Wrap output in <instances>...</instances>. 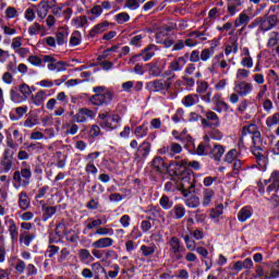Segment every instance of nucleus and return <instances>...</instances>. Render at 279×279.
<instances>
[{"instance_id": "393cba45", "label": "nucleus", "mask_w": 279, "mask_h": 279, "mask_svg": "<svg viewBox=\"0 0 279 279\" xmlns=\"http://www.w3.org/2000/svg\"><path fill=\"white\" fill-rule=\"evenodd\" d=\"M12 169V155L5 150L3 159L0 162V173H9Z\"/></svg>"}, {"instance_id": "9b49d317", "label": "nucleus", "mask_w": 279, "mask_h": 279, "mask_svg": "<svg viewBox=\"0 0 279 279\" xmlns=\"http://www.w3.org/2000/svg\"><path fill=\"white\" fill-rule=\"evenodd\" d=\"M170 167H174V174L180 175V173H184V170L189 169V159H184L180 156H177L170 162Z\"/></svg>"}, {"instance_id": "4c0bfd02", "label": "nucleus", "mask_w": 279, "mask_h": 279, "mask_svg": "<svg viewBox=\"0 0 279 279\" xmlns=\"http://www.w3.org/2000/svg\"><path fill=\"white\" fill-rule=\"evenodd\" d=\"M34 239H36V233L24 232V233H21L20 235V243H22L26 247H29Z\"/></svg>"}, {"instance_id": "8fccbe9b", "label": "nucleus", "mask_w": 279, "mask_h": 279, "mask_svg": "<svg viewBox=\"0 0 279 279\" xmlns=\"http://www.w3.org/2000/svg\"><path fill=\"white\" fill-rule=\"evenodd\" d=\"M165 191L168 193H173L175 191H180V183L177 179H172L165 184Z\"/></svg>"}, {"instance_id": "2eb2a0df", "label": "nucleus", "mask_w": 279, "mask_h": 279, "mask_svg": "<svg viewBox=\"0 0 279 279\" xmlns=\"http://www.w3.org/2000/svg\"><path fill=\"white\" fill-rule=\"evenodd\" d=\"M149 151H151V143L148 141H144L135 153V158L137 160H145L149 156Z\"/></svg>"}, {"instance_id": "c756f323", "label": "nucleus", "mask_w": 279, "mask_h": 279, "mask_svg": "<svg viewBox=\"0 0 279 279\" xmlns=\"http://www.w3.org/2000/svg\"><path fill=\"white\" fill-rule=\"evenodd\" d=\"M278 170L272 171L269 182H272L270 185L267 187V193H272L275 191L278 193L279 191V177H278Z\"/></svg>"}, {"instance_id": "4d7b16f0", "label": "nucleus", "mask_w": 279, "mask_h": 279, "mask_svg": "<svg viewBox=\"0 0 279 279\" xmlns=\"http://www.w3.org/2000/svg\"><path fill=\"white\" fill-rule=\"evenodd\" d=\"M63 128L66 129L65 134H70L71 136H75V134H77L80 131V126L74 122L66 123L63 125Z\"/></svg>"}, {"instance_id": "a18cd8bd", "label": "nucleus", "mask_w": 279, "mask_h": 279, "mask_svg": "<svg viewBox=\"0 0 279 279\" xmlns=\"http://www.w3.org/2000/svg\"><path fill=\"white\" fill-rule=\"evenodd\" d=\"M169 251L171 250H180L184 247V244H182V240H180L178 236H171L168 241Z\"/></svg>"}, {"instance_id": "a19ab883", "label": "nucleus", "mask_w": 279, "mask_h": 279, "mask_svg": "<svg viewBox=\"0 0 279 279\" xmlns=\"http://www.w3.org/2000/svg\"><path fill=\"white\" fill-rule=\"evenodd\" d=\"M66 66H69V63L58 60L54 62V64H48L49 71H57L58 73L66 71Z\"/></svg>"}, {"instance_id": "39448f33", "label": "nucleus", "mask_w": 279, "mask_h": 279, "mask_svg": "<svg viewBox=\"0 0 279 279\" xmlns=\"http://www.w3.org/2000/svg\"><path fill=\"white\" fill-rule=\"evenodd\" d=\"M98 119L101 121L100 126L106 130H117L121 125V116L119 114H111L109 116L108 112H102L98 114Z\"/></svg>"}, {"instance_id": "49530a36", "label": "nucleus", "mask_w": 279, "mask_h": 279, "mask_svg": "<svg viewBox=\"0 0 279 279\" xmlns=\"http://www.w3.org/2000/svg\"><path fill=\"white\" fill-rule=\"evenodd\" d=\"M47 14H49V3L48 2H40L38 4V9H37V16H39V19H45L47 16Z\"/></svg>"}, {"instance_id": "774afa93", "label": "nucleus", "mask_w": 279, "mask_h": 279, "mask_svg": "<svg viewBox=\"0 0 279 279\" xmlns=\"http://www.w3.org/2000/svg\"><path fill=\"white\" fill-rule=\"evenodd\" d=\"M279 123V113H275L271 117L266 119L267 128H274V125H278Z\"/></svg>"}, {"instance_id": "c85d7f7f", "label": "nucleus", "mask_w": 279, "mask_h": 279, "mask_svg": "<svg viewBox=\"0 0 279 279\" xmlns=\"http://www.w3.org/2000/svg\"><path fill=\"white\" fill-rule=\"evenodd\" d=\"M185 108H193L195 104H199V95L197 94H189L183 97L182 101Z\"/></svg>"}, {"instance_id": "f257e3e1", "label": "nucleus", "mask_w": 279, "mask_h": 279, "mask_svg": "<svg viewBox=\"0 0 279 279\" xmlns=\"http://www.w3.org/2000/svg\"><path fill=\"white\" fill-rule=\"evenodd\" d=\"M186 58H189V53H185L184 57H175L168 64V70H166L161 77H170L172 82L175 80V73H180L184 71V66H186Z\"/></svg>"}, {"instance_id": "dca6fc26", "label": "nucleus", "mask_w": 279, "mask_h": 279, "mask_svg": "<svg viewBox=\"0 0 279 279\" xmlns=\"http://www.w3.org/2000/svg\"><path fill=\"white\" fill-rule=\"evenodd\" d=\"M247 134L252 135L253 143H258V136L260 135V131H258V126L254 123H251L242 129V136H247Z\"/></svg>"}, {"instance_id": "6e6d98bb", "label": "nucleus", "mask_w": 279, "mask_h": 279, "mask_svg": "<svg viewBox=\"0 0 279 279\" xmlns=\"http://www.w3.org/2000/svg\"><path fill=\"white\" fill-rule=\"evenodd\" d=\"M153 167L158 172L161 173L162 169H165V159L162 157H155L153 159Z\"/></svg>"}, {"instance_id": "5fc2aeb1", "label": "nucleus", "mask_w": 279, "mask_h": 279, "mask_svg": "<svg viewBox=\"0 0 279 279\" xmlns=\"http://www.w3.org/2000/svg\"><path fill=\"white\" fill-rule=\"evenodd\" d=\"M20 93L25 97V99H27L29 97V95H32L33 90H36L35 87H31L29 85L23 83L21 84L19 87Z\"/></svg>"}, {"instance_id": "cd10ccee", "label": "nucleus", "mask_w": 279, "mask_h": 279, "mask_svg": "<svg viewBox=\"0 0 279 279\" xmlns=\"http://www.w3.org/2000/svg\"><path fill=\"white\" fill-rule=\"evenodd\" d=\"M230 53H239V39L236 37H231L225 48V54L230 56Z\"/></svg>"}, {"instance_id": "f3484780", "label": "nucleus", "mask_w": 279, "mask_h": 279, "mask_svg": "<svg viewBox=\"0 0 279 279\" xmlns=\"http://www.w3.org/2000/svg\"><path fill=\"white\" fill-rule=\"evenodd\" d=\"M223 154H226V147H223V145L217 143L211 144V149L209 153L210 158H214V160L219 162V160H221L223 157Z\"/></svg>"}, {"instance_id": "864d4df0", "label": "nucleus", "mask_w": 279, "mask_h": 279, "mask_svg": "<svg viewBox=\"0 0 279 279\" xmlns=\"http://www.w3.org/2000/svg\"><path fill=\"white\" fill-rule=\"evenodd\" d=\"M71 47H77V45H82V33L80 31H75L72 33L70 37Z\"/></svg>"}, {"instance_id": "e433bc0d", "label": "nucleus", "mask_w": 279, "mask_h": 279, "mask_svg": "<svg viewBox=\"0 0 279 279\" xmlns=\"http://www.w3.org/2000/svg\"><path fill=\"white\" fill-rule=\"evenodd\" d=\"M149 133V126H147V122H144L142 125H138L134 130V134L136 138H145Z\"/></svg>"}, {"instance_id": "79ce46f5", "label": "nucleus", "mask_w": 279, "mask_h": 279, "mask_svg": "<svg viewBox=\"0 0 279 279\" xmlns=\"http://www.w3.org/2000/svg\"><path fill=\"white\" fill-rule=\"evenodd\" d=\"M72 25L73 27H76V29H80V27H86V25H88V17H86V15L74 17L72 20Z\"/></svg>"}, {"instance_id": "2f4dec72", "label": "nucleus", "mask_w": 279, "mask_h": 279, "mask_svg": "<svg viewBox=\"0 0 279 279\" xmlns=\"http://www.w3.org/2000/svg\"><path fill=\"white\" fill-rule=\"evenodd\" d=\"M31 204L32 202L29 201V196L27 195V192L22 191L19 194V208H21V210H27Z\"/></svg>"}, {"instance_id": "f8f14e48", "label": "nucleus", "mask_w": 279, "mask_h": 279, "mask_svg": "<svg viewBox=\"0 0 279 279\" xmlns=\"http://www.w3.org/2000/svg\"><path fill=\"white\" fill-rule=\"evenodd\" d=\"M95 117V111L88 108H81L78 112H76L73 117L75 123H86L88 119H93Z\"/></svg>"}, {"instance_id": "a211bd4d", "label": "nucleus", "mask_w": 279, "mask_h": 279, "mask_svg": "<svg viewBox=\"0 0 279 279\" xmlns=\"http://www.w3.org/2000/svg\"><path fill=\"white\" fill-rule=\"evenodd\" d=\"M213 102L215 104L216 108V112H223V110L226 112H228V110H230V105H228L226 101H223V99L221 98V94H216L213 97Z\"/></svg>"}, {"instance_id": "f704fd0d", "label": "nucleus", "mask_w": 279, "mask_h": 279, "mask_svg": "<svg viewBox=\"0 0 279 279\" xmlns=\"http://www.w3.org/2000/svg\"><path fill=\"white\" fill-rule=\"evenodd\" d=\"M9 233L12 243H16L19 241V227H16V222L12 219L9 220Z\"/></svg>"}, {"instance_id": "20e7f679", "label": "nucleus", "mask_w": 279, "mask_h": 279, "mask_svg": "<svg viewBox=\"0 0 279 279\" xmlns=\"http://www.w3.org/2000/svg\"><path fill=\"white\" fill-rule=\"evenodd\" d=\"M162 78H157L155 81L146 83L147 90H149L150 93H162V90H171V86H173V81L169 76H162Z\"/></svg>"}, {"instance_id": "69168bd1", "label": "nucleus", "mask_w": 279, "mask_h": 279, "mask_svg": "<svg viewBox=\"0 0 279 279\" xmlns=\"http://www.w3.org/2000/svg\"><path fill=\"white\" fill-rule=\"evenodd\" d=\"M154 223L155 221H151L150 219H145L141 222V230L144 233L149 232V230H151V228H154Z\"/></svg>"}, {"instance_id": "bb28decb", "label": "nucleus", "mask_w": 279, "mask_h": 279, "mask_svg": "<svg viewBox=\"0 0 279 279\" xmlns=\"http://www.w3.org/2000/svg\"><path fill=\"white\" fill-rule=\"evenodd\" d=\"M10 99L13 101V104H24V101H27V99L23 96L16 86L10 89Z\"/></svg>"}, {"instance_id": "ea45409f", "label": "nucleus", "mask_w": 279, "mask_h": 279, "mask_svg": "<svg viewBox=\"0 0 279 279\" xmlns=\"http://www.w3.org/2000/svg\"><path fill=\"white\" fill-rule=\"evenodd\" d=\"M252 217V207H243L242 209H240V211L238 213V219L239 221H241L242 223L247 221V219H250Z\"/></svg>"}, {"instance_id": "7ed1b4c3", "label": "nucleus", "mask_w": 279, "mask_h": 279, "mask_svg": "<svg viewBox=\"0 0 279 279\" xmlns=\"http://www.w3.org/2000/svg\"><path fill=\"white\" fill-rule=\"evenodd\" d=\"M179 191L183 197H189L191 193H195V174L193 172H184L179 181Z\"/></svg>"}, {"instance_id": "473e14b6", "label": "nucleus", "mask_w": 279, "mask_h": 279, "mask_svg": "<svg viewBox=\"0 0 279 279\" xmlns=\"http://www.w3.org/2000/svg\"><path fill=\"white\" fill-rule=\"evenodd\" d=\"M170 258L173 263L178 260H183L184 259V254H186V247H181V248H173L169 251Z\"/></svg>"}, {"instance_id": "7c9ffc66", "label": "nucleus", "mask_w": 279, "mask_h": 279, "mask_svg": "<svg viewBox=\"0 0 279 279\" xmlns=\"http://www.w3.org/2000/svg\"><path fill=\"white\" fill-rule=\"evenodd\" d=\"M227 11L229 12L230 16H234L236 12H239V9L241 5H243V0H227Z\"/></svg>"}, {"instance_id": "13d9d810", "label": "nucleus", "mask_w": 279, "mask_h": 279, "mask_svg": "<svg viewBox=\"0 0 279 279\" xmlns=\"http://www.w3.org/2000/svg\"><path fill=\"white\" fill-rule=\"evenodd\" d=\"M250 70L245 68H240L236 70L235 80H239V82H243V80H247L250 77Z\"/></svg>"}, {"instance_id": "6e6552de", "label": "nucleus", "mask_w": 279, "mask_h": 279, "mask_svg": "<svg viewBox=\"0 0 279 279\" xmlns=\"http://www.w3.org/2000/svg\"><path fill=\"white\" fill-rule=\"evenodd\" d=\"M233 92L238 93L240 97H247L251 93H254V85L247 81H235Z\"/></svg>"}, {"instance_id": "58836bf2", "label": "nucleus", "mask_w": 279, "mask_h": 279, "mask_svg": "<svg viewBox=\"0 0 279 279\" xmlns=\"http://www.w3.org/2000/svg\"><path fill=\"white\" fill-rule=\"evenodd\" d=\"M205 117L207 120L211 121L210 124L214 128H219L221 125V120L219 119V116L215 111L205 112Z\"/></svg>"}, {"instance_id": "c9c22d12", "label": "nucleus", "mask_w": 279, "mask_h": 279, "mask_svg": "<svg viewBox=\"0 0 279 279\" xmlns=\"http://www.w3.org/2000/svg\"><path fill=\"white\" fill-rule=\"evenodd\" d=\"M250 23V15L247 13H240L239 16L234 21L235 27H247Z\"/></svg>"}, {"instance_id": "37998d69", "label": "nucleus", "mask_w": 279, "mask_h": 279, "mask_svg": "<svg viewBox=\"0 0 279 279\" xmlns=\"http://www.w3.org/2000/svg\"><path fill=\"white\" fill-rule=\"evenodd\" d=\"M148 75H151V77H160L162 75V69H160L158 63H149Z\"/></svg>"}, {"instance_id": "de8ad7c7", "label": "nucleus", "mask_w": 279, "mask_h": 279, "mask_svg": "<svg viewBox=\"0 0 279 279\" xmlns=\"http://www.w3.org/2000/svg\"><path fill=\"white\" fill-rule=\"evenodd\" d=\"M146 213H147L146 219H149L150 221H156L158 217H162V210H160V208H157V207H151Z\"/></svg>"}, {"instance_id": "1a4fd4ad", "label": "nucleus", "mask_w": 279, "mask_h": 279, "mask_svg": "<svg viewBox=\"0 0 279 279\" xmlns=\"http://www.w3.org/2000/svg\"><path fill=\"white\" fill-rule=\"evenodd\" d=\"M160 156H169V158H175L178 154H182V145L171 142L169 145L158 149Z\"/></svg>"}, {"instance_id": "0e129e2a", "label": "nucleus", "mask_w": 279, "mask_h": 279, "mask_svg": "<svg viewBox=\"0 0 279 279\" xmlns=\"http://www.w3.org/2000/svg\"><path fill=\"white\" fill-rule=\"evenodd\" d=\"M69 39V32L66 31H60L57 33V45H64L66 40Z\"/></svg>"}, {"instance_id": "a878e982", "label": "nucleus", "mask_w": 279, "mask_h": 279, "mask_svg": "<svg viewBox=\"0 0 279 279\" xmlns=\"http://www.w3.org/2000/svg\"><path fill=\"white\" fill-rule=\"evenodd\" d=\"M41 210L43 221H49V219L58 213V206H47V204H41Z\"/></svg>"}, {"instance_id": "3c124183", "label": "nucleus", "mask_w": 279, "mask_h": 279, "mask_svg": "<svg viewBox=\"0 0 279 279\" xmlns=\"http://www.w3.org/2000/svg\"><path fill=\"white\" fill-rule=\"evenodd\" d=\"M156 244L141 246V252L145 257L154 256V254H156Z\"/></svg>"}, {"instance_id": "4468645a", "label": "nucleus", "mask_w": 279, "mask_h": 279, "mask_svg": "<svg viewBox=\"0 0 279 279\" xmlns=\"http://www.w3.org/2000/svg\"><path fill=\"white\" fill-rule=\"evenodd\" d=\"M45 101H47V92L45 89H39L29 98V104L36 106L37 108L45 106Z\"/></svg>"}, {"instance_id": "aec40b11", "label": "nucleus", "mask_w": 279, "mask_h": 279, "mask_svg": "<svg viewBox=\"0 0 279 279\" xmlns=\"http://www.w3.org/2000/svg\"><path fill=\"white\" fill-rule=\"evenodd\" d=\"M92 271L94 274V279H109L106 268H104L99 262L92 264Z\"/></svg>"}, {"instance_id": "6ab92c4d", "label": "nucleus", "mask_w": 279, "mask_h": 279, "mask_svg": "<svg viewBox=\"0 0 279 279\" xmlns=\"http://www.w3.org/2000/svg\"><path fill=\"white\" fill-rule=\"evenodd\" d=\"M77 256L80 263H83V265H90V263L95 262V257L93 256V254H90V251H88L87 248H80L77 251Z\"/></svg>"}, {"instance_id": "603ef678", "label": "nucleus", "mask_w": 279, "mask_h": 279, "mask_svg": "<svg viewBox=\"0 0 279 279\" xmlns=\"http://www.w3.org/2000/svg\"><path fill=\"white\" fill-rule=\"evenodd\" d=\"M241 171H245V166H243V161L241 159H235L232 165V175H239Z\"/></svg>"}, {"instance_id": "c03bdc74", "label": "nucleus", "mask_w": 279, "mask_h": 279, "mask_svg": "<svg viewBox=\"0 0 279 279\" xmlns=\"http://www.w3.org/2000/svg\"><path fill=\"white\" fill-rule=\"evenodd\" d=\"M215 197V191L206 189L203 192V206H210L213 198Z\"/></svg>"}, {"instance_id": "680f3d73", "label": "nucleus", "mask_w": 279, "mask_h": 279, "mask_svg": "<svg viewBox=\"0 0 279 279\" xmlns=\"http://www.w3.org/2000/svg\"><path fill=\"white\" fill-rule=\"evenodd\" d=\"M201 202H199V197L198 196H190L186 201H185V206H187V208H197V206H199Z\"/></svg>"}, {"instance_id": "412c9836", "label": "nucleus", "mask_w": 279, "mask_h": 279, "mask_svg": "<svg viewBox=\"0 0 279 279\" xmlns=\"http://www.w3.org/2000/svg\"><path fill=\"white\" fill-rule=\"evenodd\" d=\"M112 245H114V240L109 236H104L93 242V247L96 250H106V247H112Z\"/></svg>"}, {"instance_id": "338daca9", "label": "nucleus", "mask_w": 279, "mask_h": 279, "mask_svg": "<svg viewBox=\"0 0 279 279\" xmlns=\"http://www.w3.org/2000/svg\"><path fill=\"white\" fill-rule=\"evenodd\" d=\"M27 267V264H25V262L23 259H16L15 262V266L14 269L16 271V274H25V269Z\"/></svg>"}, {"instance_id": "bf43d9fd", "label": "nucleus", "mask_w": 279, "mask_h": 279, "mask_svg": "<svg viewBox=\"0 0 279 279\" xmlns=\"http://www.w3.org/2000/svg\"><path fill=\"white\" fill-rule=\"evenodd\" d=\"M95 234H98V236H112L114 234V229L100 227L96 229Z\"/></svg>"}, {"instance_id": "f03ea898", "label": "nucleus", "mask_w": 279, "mask_h": 279, "mask_svg": "<svg viewBox=\"0 0 279 279\" xmlns=\"http://www.w3.org/2000/svg\"><path fill=\"white\" fill-rule=\"evenodd\" d=\"M278 25L277 15H265L264 17H256L250 25L248 29H254L258 27L259 32H269Z\"/></svg>"}, {"instance_id": "09e8293b", "label": "nucleus", "mask_w": 279, "mask_h": 279, "mask_svg": "<svg viewBox=\"0 0 279 279\" xmlns=\"http://www.w3.org/2000/svg\"><path fill=\"white\" fill-rule=\"evenodd\" d=\"M159 206H161L163 210H171V208H173V201L169 198V196L162 195L159 199Z\"/></svg>"}, {"instance_id": "e2e57ef3", "label": "nucleus", "mask_w": 279, "mask_h": 279, "mask_svg": "<svg viewBox=\"0 0 279 279\" xmlns=\"http://www.w3.org/2000/svg\"><path fill=\"white\" fill-rule=\"evenodd\" d=\"M278 41H279V33L278 32H271L269 34L267 47H269V48L276 47L278 45Z\"/></svg>"}, {"instance_id": "72a5a7b5", "label": "nucleus", "mask_w": 279, "mask_h": 279, "mask_svg": "<svg viewBox=\"0 0 279 279\" xmlns=\"http://www.w3.org/2000/svg\"><path fill=\"white\" fill-rule=\"evenodd\" d=\"M170 215L174 217V219H182L184 215H186V208H184V205L177 204L171 210Z\"/></svg>"}, {"instance_id": "5701e85b", "label": "nucleus", "mask_w": 279, "mask_h": 279, "mask_svg": "<svg viewBox=\"0 0 279 279\" xmlns=\"http://www.w3.org/2000/svg\"><path fill=\"white\" fill-rule=\"evenodd\" d=\"M110 27V22L105 21L96 24L90 31L89 36L90 38H95V36H99V34H104Z\"/></svg>"}, {"instance_id": "ddd939ff", "label": "nucleus", "mask_w": 279, "mask_h": 279, "mask_svg": "<svg viewBox=\"0 0 279 279\" xmlns=\"http://www.w3.org/2000/svg\"><path fill=\"white\" fill-rule=\"evenodd\" d=\"M211 147L213 144H210V137L208 135H205L203 137V142L199 143L195 151L197 156H210Z\"/></svg>"}, {"instance_id": "423d86ee", "label": "nucleus", "mask_w": 279, "mask_h": 279, "mask_svg": "<svg viewBox=\"0 0 279 279\" xmlns=\"http://www.w3.org/2000/svg\"><path fill=\"white\" fill-rule=\"evenodd\" d=\"M158 50V47L156 45H149L144 50H142L141 53L133 56L129 62L130 64H134L136 62L141 61V58L143 62H149L154 56H156V51Z\"/></svg>"}, {"instance_id": "9d476101", "label": "nucleus", "mask_w": 279, "mask_h": 279, "mask_svg": "<svg viewBox=\"0 0 279 279\" xmlns=\"http://www.w3.org/2000/svg\"><path fill=\"white\" fill-rule=\"evenodd\" d=\"M112 101V93L106 92L104 94H96L92 96L90 102L93 106H108Z\"/></svg>"}, {"instance_id": "b1692460", "label": "nucleus", "mask_w": 279, "mask_h": 279, "mask_svg": "<svg viewBox=\"0 0 279 279\" xmlns=\"http://www.w3.org/2000/svg\"><path fill=\"white\" fill-rule=\"evenodd\" d=\"M190 38H198L202 43L208 40V36H210V33H208V26H201L197 31H194L189 34Z\"/></svg>"}, {"instance_id": "052dcab7", "label": "nucleus", "mask_w": 279, "mask_h": 279, "mask_svg": "<svg viewBox=\"0 0 279 279\" xmlns=\"http://www.w3.org/2000/svg\"><path fill=\"white\" fill-rule=\"evenodd\" d=\"M223 58V53L214 57L211 65L208 68L209 73H217V66H219V60Z\"/></svg>"}, {"instance_id": "4be33fe9", "label": "nucleus", "mask_w": 279, "mask_h": 279, "mask_svg": "<svg viewBox=\"0 0 279 279\" xmlns=\"http://www.w3.org/2000/svg\"><path fill=\"white\" fill-rule=\"evenodd\" d=\"M276 141V135H270L268 137H263L258 135V143L253 142L254 146L258 149H265V147H271V144Z\"/></svg>"}, {"instance_id": "0eeeda50", "label": "nucleus", "mask_w": 279, "mask_h": 279, "mask_svg": "<svg viewBox=\"0 0 279 279\" xmlns=\"http://www.w3.org/2000/svg\"><path fill=\"white\" fill-rule=\"evenodd\" d=\"M13 180L17 184L15 189H21V186H28L29 180H32V169L24 168L21 171H15L13 173Z\"/></svg>"}]
</instances>
